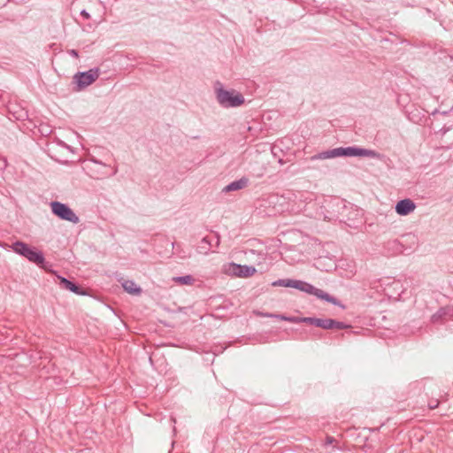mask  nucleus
<instances>
[{
  "mask_svg": "<svg viewBox=\"0 0 453 453\" xmlns=\"http://www.w3.org/2000/svg\"><path fill=\"white\" fill-rule=\"evenodd\" d=\"M12 250L15 253L26 257L28 261L40 265L44 263L42 252L38 251L35 248H31L27 243L17 241L12 244Z\"/></svg>",
  "mask_w": 453,
  "mask_h": 453,
  "instance_id": "nucleus-4",
  "label": "nucleus"
},
{
  "mask_svg": "<svg viewBox=\"0 0 453 453\" xmlns=\"http://www.w3.org/2000/svg\"><path fill=\"white\" fill-rule=\"evenodd\" d=\"M292 288H296L302 292L313 295L317 296L319 299L324 300L327 303H333L334 305H339V301L335 297L330 296L322 289L317 288L316 287L306 281L294 280Z\"/></svg>",
  "mask_w": 453,
  "mask_h": 453,
  "instance_id": "nucleus-3",
  "label": "nucleus"
},
{
  "mask_svg": "<svg viewBox=\"0 0 453 453\" xmlns=\"http://www.w3.org/2000/svg\"><path fill=\"white\" fill-rule=\"evenodd\" d=\"M249 184V179L242 177L237 180H234L223 188V192L237 191L246 188Z\"/></svg>",
  "mask_w": 453,
  "mask_h": 453,
  "instance_id": "nucleus-10",
  "label": "nucleus"
},
{
  "mask_svg": "<svg viewBox=\"0 0 453 453\" xmlns=\"http://www.w3.org/2000/svg\"><path fill=\"white\" fill-rule=\"evenodd\" d=\"M81 15L86 19H90V14L86 11V10H82L81 12Z\"/></svg>",
  "mask_w": 453,
  "mask_h": 453,
  "instance_id": "nucleus-22",
  "label": "nucleus"
},
{
  "mask_svg": "<svg viewBox=\"0 0 453 453\" xmlns=\"http://www.w3.org/2000/svg\"><path fill=\"white\" fill-rule=\"evenodd\" d=\"M328 324H330L328 326V329L335 328V329L341 330V329H346V328L349 327V325H347L343 322H341V321L332 319H329Z\"/></svg>",
  "mask_w": 453,
  "mask_h": 453,
  "instance_id": "nucleus-18",
  "label": "nucleus"
},
{
  "mask_svg": "<svg viewBox=\"0 0 453 453\" xmlns=\"http://www.w3.org/2000/svg\"><path fill=\"white\" fill-rule=\"evenodd\" d=\"M52 213L62 220L69 221L77 224L80 221L79 217L74 211L65 203L58 201H52L50 203Z\"/></svg>",
  "mask_w": 453,
  "mask_h": 453,
  "instance_id": "nucleus-5",
  "label": "nucleus"
},
{
  "mask_svg": "<svg viewBox=\"0 0 453 453\" xmlns=\"http://www.w3.org/2000/svg\"><path fill=\"white\" fill-rule=\"evenodd\" d=\"M211 242L208 237H203L201 241V244L197 247V251L201 254L207 255L211 247Z\"/></svg>",
  "mask_w": 453,
  "mask_h": 453,
  "instance_id": "nucleus-16",
  "label": "nucleus"
},
{
  "mask_svg": "<svg viewBox=\"0 0 453 453\" xmlns=\"http://www.w3.org/2000/svg\"><path fill=\"white\" fill-rule=\"evenodd\" d=\"M395 209L397 214L406 216L416 209V204L412 200L405 198L397 202Z\"/></svg>",
  "mask_w": 453,
  "mask_h": 453,
  "instance_id": "nucleus-7",
  "label": "nucleus"
},
{
  "mask_svg": "<svg viewBox=\"0 0 453 453\" xmlns=\"http://www.w3.org/2000/svg\"><path fill=\"white\" fill-rule=\"evenodd\" d=\"M230 268L232 269L231 273L238 277L247 278L252 276L256 273V268L254 266L241 265L234 263L230 265Z\"/></svg>",
  "mask_w": 453,
  "mask_h": 453,
  "instance_id": "nucleus-8",
  "label": "nucleus"
},
{
  "mask_svg": "<svg viewBox=\"0 0 453 453\" xmlns=\"http://www.w3.org/2000/svg\"><path fill=\"white\" fill-rule=\"evenodd\" d=\"M91 161H92L93 163H95V164H98V165H104L101 161H99V160H97V159H96V158H92V159H91Z\"/></svg>",
  "mask_w": 453,
  "mask_h": 453,
  "instance_id": "nucleus-27",
  "label": "nucleus"
},
{
  "mask_svg": "<svg viewBox=\"0 0 453 453\" xmlns=\"http://www.w3.org/2000/svg\"><path fill=\"white\" fill-rule=\"evenodd\" d=\"M338 157H365L370 158L381 159L382 155L376 150L359 148L356 146L339 147L326 151L319 152L310 157L311 161L325 160Z\"/></svg>",
  "mask_w": 453,
  "mask_h": 453,
  "instance_id": "nucleus-1",
  "label": "nucleus"
},
{
  "mask_svg": "<svg viewBox=\"0 0 453 453\" xmlns=\"http://www.w3.org/2000/svg\"><path fill=\"white\" fill-rule=\"evenodd\" d=\"M335 441V439L332 436H327L326 437V444H332L334 441Z\"/></svg>",
  "mask_w": 453,
  "mask_h": 453,
  "instance_id": "nucleus-25",
  "label": "nucleus"
},
{
  "mask_svg": "<svg viewBox=\"0 0 453 453\" xmlns=\"http://www.w3.org/2000/svg\"><path fill=\"white\" fill-rule=\"evenodd\" d=\"M384 249L386 250L387 255L393 256V255L402 252L403 246L399 242V241L390 240L385 243Z\"/></svg>",
  "mask_w": 453,
  "mask_h": 453,
  "instance_id": "nucleus-12",
  "label": "nucleus"
},
{
  "mask_svg": "<svg viewBox=\"0 0 453 453\" xmlns=\"http://www.w3.org/2000/svg\"><path fill=\"white\" fill-rule=\"evenodd\" d=\"M99 77V69L93 68L87 72H79L73 76V81L79 90L91 85Z\"/></svg>",
  "mask_w": 453,
  "mask_h": 453,
  "instance_id": "nucleus-6",
  "label": "nucleus"
},
{
  "mask_svg": "<svg viewBox=\"0 0 453 453\" xmlns=\"http://www.w3.org/2000/svg\"><path fill=\"white\" fill-rule=\"evenodd\" d=\"M261 316L266 318H275L283 321H288L292 323H299V317H288L283 314H274V313H260Z\"/></svg>",
  "mask_w": 453,
  "mask_h": 453,
  "instance_id": "nucleus-14",
  "label": "nucleus"
},
{
  "mask_svg": "<svg viewBox=\"0 0 453 453\" xmlns=\"http://www.w3.org/2000/svg\"><path fill=\"white\" fill-rule=\"evenodd\" d=\"M67 53H68L71 57H73V58H79V53H78V51H77L76 50H73V49H72V50H67Z\"/></svg>",
  "mask_w": 453,
  "mask_h": 453,
  "instance_id": "nucleus-21",
  "label": "nucleus"
},
{
  "mask_svg": "<svg viewBox=\"0 0 453 453\" xmlns=\"http://www.w3.org/2000/svg\"><path fill=\"white\" fill-rule=\"evenodd\" d=\"M215 96L219 104L223 108H236L245 102L244 96L234 89H225L220 82L215 86Z\"/></svg>",
  "mask_w": 453,
  "mask_h": 453,
  "instance_id": "nucleus-2",
  "label": "nucleus"
},
{
  "mask_svg": "<svg viewBox=\"0 0 453 453\" xmlns=\"http://www.w3.org/2000/svg\"><path fill=\"white\" fill-rule=\"evenodd\" d=\"M117 171H118L117 168H115L114 172H113V174H116Z\"/></svg>",
  "mask_w": 453,
  "mask_h": 453,
  "instance_id": "nucleus-29",
  "label": "nucleus"
},
{
  "mask_svg": "<svg viewBox=\"0 0 453 453\" xmlns=\"http://www.w3.org/2000/svg\"><path fill=\"white\" fill-rule=\"evenodd\" d=\"M453 314V308L452 307H444L441 308L436 313H434L432 316V321L437 322L440 319H441L443 317L447 315H452Z\"/></svg>",
  "mask_w": 453,
  "mask_h": 453,
  "instance_id": "nucleus-15",
  "label": "nucleus"
},
{
  "mask_svg": "<svg viewBox=\"0 0 453 453\" xmlns=\"http://www.w3.org/2000/svg\"><path fill=\"white\" fill-rule=\"evenodd\" d=\"M15 118L19 120H25L28 118V113L25 110H20L17 112V115H15Z\"/></svg>",
  "mask_w": 453,
  "mask_h": 453,
  "instance_id": "nucleus-20",
  "label": "nucleus"
},
{
  "mask_svg": "<svg viewBox=\"0 0 453 453\" xmlns=\"http://www.w3.org/2000/svg\"><path fill=\"white\" fill-rule=\"evenodd\" d=\"M173 280L180 285H192L195 279L191 275L175 277Z\"/></svg>",
  "mask_w": 453,
  "mask_h": 453,
  "instance_id": "nucleus-17",
  "label": "nucleus"
},
{
  "mask_svg": "<svg viewBox=\"0 0 453 453\" xmlns=\"http://www.w3.org/2000/svg\"><path fill=\"white\" fill-rule=\"evenodd\" d=\"M294 280L292 279H280L273 282V286L274 287H286L292 288Z\"/></svg>",
  "mask_w": 453,
  "mask_h": 453,
  "instance_id": "nucleus-19",
  "label": "nucleus"
},
{
  "mask_svg": "<svg viewBox=\"0 0 453 453\" xmlns=\"http://www.w3.org/2000/svg\"><path fill=\"white\" fill-rule=\"evenodd\" d=\"M124 290L131 295L139 296L142 293V288L136 285L134 280H126L122 282Z\"/></svg>",
  "mask_w": 453,
  "mask_h": 453,
  "instance_id": "nucleus-13",
  "label": "nucleus"
},
{
  "mask_svg": "<svg viewBox=\"0 0 453 453\" xmlns=\"http://www.w3.org/2000/svg\"><path fill=\"white\" fill-rule=\"evenodd\" d=\"M58 279L60 280V286L63 288L70 290L71 292L77 294V295H85V292L82 291L81 289V288L78 285H76L74 282L67 280L66 278L61 277V276H59Z\"/></svg>",
  "mask_w": 453,
  "mask_h": 453,
  "instance_id": "nucleus-11",
  "label": "nucleus"
},
{
  "mask_svg": "<svg viewBox=\"0 0 453 453\" xmlns=\"http://www.w3.org/2000/svg\"><path fill=\"white\" fill-rule=\"evenodd\" d=\"M437 405H438V402L434 401V402L429 403V408L430 409H435L437 407Z\"/></svg>",
  "mask_w": 453,
  "mask_h": 453,
  "instance_id": "nucleus-26",
  "label": "nucleus"
},
{
  "mask_svg": "<svg viewBox=\"0 0 453 453\" xmlns=\"http://www.w3.org/2000/svg\"><path fill=\"white\" fill-rule=\"evenodd\" d=\"M215 238H216V241H214V243L216 246H219V243H220V237H219V234L218 233L215 234Z\"/></svg>",
  "mask_w": 453,
  "mask_h": 453,
  "instance_id": "nucleus-23",
  "label": "nucleus"
},
{
  "mask_svg": "<svg viewBox=\"0 0 453 453\" xmlns=\"http://www.w3.org/2000/svg\"><path fill=\"white\" fill-rule=\"evenodd\" d=\"M329 319H319V318H313V317H303L300 318L299 323L303 322L310 325H313L317 327H321L323 329H328V324Z\"/></svg>",
  "mask_w": 453,
  "mask_h": 453,
  "instance_id": "nucleus-9",
  "label": "nucleus"
},
{
  "mask_svg": "<svg viewBox=\"0 0 453 453\" xmlns=\"http://www.w3.org/2000/svg\"><path fill=\"white\" fill-rule=\"evenodd\" d=\"M59 144H60L63 148H65V149H66V150H71V148H70L69 146L65 145V143H63V142H60Z\"/></svg>",
  "mask_w": 453,
  "mask_h": 453,
  "instance_id": "nucleus-28",
  "label": "nucleus"
},
{
  "mask_svg": "<svg viewBox=\"0 0 453 453\" xmlns=\"http://www.w3.org/2000/svg\"><path fill=\"white\" fill-rule=\"evenodd\" d=\"M215 238H216V241H214V243L216 246H219V243H220V237H219V234L218 233L215 234Z\"/></svg>",
  "mask_w": 453,
  "mask_h": 453,
  "instance_id": "nucleus-24",
  "label": "nucleus"
}]
</instances>
